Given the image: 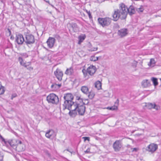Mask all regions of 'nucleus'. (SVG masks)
<instances>
[{
  "mask_svg": "<svg viewBox=\"0 0 161 161\" xmlns=\"http://www.w3.org/2000/svg\"><path fill=\"white\" fill-rule=\"evenodd\" d=\"M134 8L133 6H130L129 8L124 3L120 4L119 9L114 10L112 15L113 20L117 21L119 18L121 19H125L128 12L130 15H132L135 13Z\"/></svg>",
  "mask_w": 161,
  "mask_h": 161,
  "instance_id": "1",
  "label": "nucleus"
},
{
  "mask_svg": "<svg viewBox=\"0 0 161 161\" xmlns=\"http://www.w3.org/2000/svg\"><path fill=\"white\" fill-rule=\"evenodd\" d=\"M76 99L77 101L75 105L76 107L75 110V114H73L72 115H75L77 114V111L79 114L81 115H83L85 111V107L84 105L85 103L83 102V99L80 96H77Z\"/></svg>",
  "mask_w": 161,
  "mask_h": 161,
  "instance_id": "2",
  "label": "nucleus"
},
{
  "mask_svg": "<svg viewBox=\"0 0 161 161\" xmlns=\"http://www.w3.org/2000/svg\"><path fill=\"white\" fill-rule=\"evenodd\" d=\"M68 102V103L65 105H64V103L63 104L64 109L67 108L70 110L69 114L70 115H72L73 114H75V110L76 107L75 105V103L73 102H72V103H71L69 102V101Z\"/></svg>",
  "mask_w": 161,
  "mask_h": 161,
  "instance_id": "3",
  "label": "nucleus"
},
{
  "mask_svg": "<svg viewBox=\"0 0 161 161\" xmlns=\"http://www.w3.org/2000/svg\"><path fill=\"white\" fill-rule=\"evenodd\" d=\"M47 99L48 103L53 104H57L59 101L58 96L53 93L50 94L48 96Z\"/></svg>",
  "mask_w": 161,
  "mask_h": 161,
  "instance_id": "4",
  "label": "nucleus"
},
{
  "mask_svg": "<svg viewBox=\"0 0 161 161\" xmlns=\"http://www.w3.org/2000/svg\"><path fill=\"white\" fill-rule=\"evenodd\" d=\"M99 23L103 27L109 25L111 22V19L108 17L99 18L98 19Z\"/></svg>",
  "mask_w": 161,
  "mask_h": 161,
  "instance_id": "5",
  "label": "nucleus"
},
{
  "mask_svg": "<svg viewBox=\"0 0 161 161\" xmlns=\"http://www.w3.org/2000/svg\"><path fill=\"white\" fill-rule=\"evenodd\" d=\"M35 40L34 36L30 34L26 35L25 42L27 44H32L35 42Z\"/></svg>",
  "mask_w": 161,
  "mask_h": 161,
  "instance_id": "6",
  "label": "nucleus"
},
{
  "mask_svg": "<svg viewBox=\"0 0 161 161\" xmlns=\"http://www.w3.org/2000/svg\"><path fill=\"white\" fill-rule=\"evenodd\" d=\"M64 98V105H66V104L68 103V102L72 103L73 102L72 100L73 99V95L71 93H67L65 94Z\"/></svg>",
  "mask_w": 161,
  "mask_h": 161,
  "instance_id": "7",
  "label": "nucleus"
},
{
  "mask_svg": "<svg viewBox=\"0 0 161 161\" xmlns=\"http://www.w3.org/2000/svg\"><path fill=\"white\" fill-rule=\"evenodd\" d=\"M158 145L154 143H152L148 145L146 149L147 151L153 153L158 148Z\"/></svg>",
  "mask_w": 161,
  "mask_h": 161,
  "instance_id": "8",
  "label": "nucleus"
},
{
  "mask_svg": "<svg viewBox=\"0 0 161 161\" xmlns=\"http://www.w3.org/2000/svg\"><path fill=\"white\" fill-rule=\"evenodd\" d=\"M122 146V143L120 140H116L113 144V148L115 151H119Z\"/></svg>",
  "mask_w": 161,
  "mask_h": 161,
  "instance_id": "9",
  "label": "nucleus"
},
{
  "mask_svg": "<svg viewBox=\"0 0 161 161\" xmlns=\"http://www.w3.org/2000/svg\"><path fill=\"white\" fill-rule=\"evenodd\" d=\"M21 141L16 139H13L11 140H9L7 142V144L8 143L11 147H15L18 145V144L21 143Z\"/></svg>",
  "mask_w": 161,
  "mask_h": 161,
  "instance_id": "10",
  "label": "nucleus"
},
{
  "mask_svg": "<svg viewBox=\"0 0 161 161\" xmlns=\"http://www.w3.org/2000/svg\"><path fill=\"white\" fill-rule=\"evenodd\" d=\"M54 74L58 80L61 81L62 80L63 73L59 69H57L56 71H54Z\"/></svg>",
  "mask_w": 161,
  "mask_h": 161,
  "instance_id": "11",
  "label": "nucleus"
},
{
  "mask_svg": "<svg viewBox=\"0 0 161 161\" xmlns=\"http://www.w3.org/2000/svg\"><path fill=\"white\" fill-rule=\"evenodd\" d=\"M16 41L18 44H22L24 42H25V40L22 35L19 34L16 36Z\"/></svg>",
  "mask_w": 161,
  "mask_h": 161,
  "instance_id": "12",
  "label": "nucleus"
},
{
  "mask_svg": "<svg viewBox=\"0 0 161 161\" xmlns=\"http://www.w3.org/2000/svg\"><path fill=\"white\" fill-rule=\"evenodd\" d=\"M96 71L95 67L93 65H91L87 69V72L90 75H93Z\"/></svg>",
  "mask_w": 161,
  "mask_h": 161,
  "instance_id": "13",
  "label": "nucleus"
},
{
  "mask_svg": "<svg viewBox=\"0 0 161 161\" xmlns=\"http://www.w3.org/2000/svg\"><path fill=\"white\" fill-rule=\"evenodd\" d=\"M18 60L20 65L25 67H27L31 65V63L30 62H25L23 59V58L21 57H19Z\"/></svg>",
  "mask_w": 161,
  "mask_h": 161,
  "instance_id": "14",
  "label": "nucleus"
},
{
  "mask_svg": "<svg viewBox=\"0 0 161 161\" xmlns=\"http://www.w3.org/2000/svg\"><path fill=\"white\" fill-rule=\"evenodd\" d=\"M55 42V39L54 38L49 37L47 40V43L48 46L50 48L52 47Z\"/></svg>",
  "mask_w": 161,
  "mask_h": 161,
  "instance_id": "15",
  "label": "nucleus"
},
{
  "mask_svg": "<svg viewBox=\"0 0 161 161\" xmlns=\"http://www.w3.org/2000/svg\"><path fill=\"white\" fill-rule=\"evenodd\" d=\"M146 106L149 109L154 108L158 110L159 108V107L156 105L155 103L153 104L151 103H148L146 104Z\"/></svg>",
  "mask_w": 161,
  "mask_h": 161,
  "instance_id": "16",
  "label": "nucleus"
},
{
  "mask_svg": "<svg viewBox=\"0 0 161 161\" xmlns=\"http://www.w3.org/2000/svg\"><path fill=\"white\" fill-rule=\"evenodd\" d=\"M118 33L120 37L124 36L127 34V30L126 29H121L118 31Z\"/></svg>",
  "mask_w": 161,
  "mask_h": 161,
  "instance_id": "17",
  "label": "nucleus"
},
{
  "mask_svg": "<svg viewBox=\"0 0 161 161\" xmlns=\"http://www.w3.org/2000/svg\"><path fill=\"white\" fill-rule=\"evenodd\" d=\"M55 136L54 131L52 130H49L46 133L45 136L48 138H50L51 137H54Z\"/></svg>",
  "mask_w": 161,
  "mask_h": 161,
  "instance_id": "18",
  "label": "nucleus"
},
{
  "mask_svg": "<svg viewBox=\"0 0 161 161\" xmlns=\"http://www.w3.org/2000/svg\"><path fill=\"white\" fill-rule=\"evenodd\" d=\"M142 85L143 87H148L151 85L150 81L147 79L143 80L142 82Z\"/></svg>",
  "mask_w": 161,
  "mask_h": 161,
  "instance_id": "19",
  "label": "nucleus"
},
{
  "mask_svg": "<svg viewBox=\"0 0 161 161\" xmlns=\"http://www.w3.org/2000/svg\"><path fill=\"white\" fill-rule=\"evenodd\" d=\"M25 149V146L24 144H22L21 142V143L18 144V145L16 147V150L19 152L22 151H24Z\"/></svg>",
  "mask_w": 161,
  "mask_h": 161,
  "instance_id": "20",
  "label": "nucleus"
},
{
  "mask_svg": "<svg viewBox=\"0 0 161 161\" xmlns=\"http://www.w3.org/2000/svg\"><path fill=\"white\" fill-rule=\"evenodd\" d=\"M74 72L73 68L72 67H70L66 69L65 73L67 75H71L73 74Z\"/></svg>",
  "mask_w": 161,
  "mask_h": 161,
  "instance_id": "21",
  "label": "nucleus"
},
{
  "mask_svg": "<svg viewBox=\"0 0 161 161\" xmlns=\"http://www.w3.org/2000/svg\"><path fill=\"white\" fill-rule=\"evenodd\" d=\"M81 90L85 94H87L89 92V89L86 86H83L81 87Z\"/></svg>",
  "mask_w": 161,
  "mask_h": 161,
  "instance_id": "22",
  "label": "nucleus"
},
{
  "mask_svg": "<svg viewBox=\"0 0 161 161\" xmlns=\"http://www.w3.org/2000/svg\"><path fill=\"white\" fill-rule=\"evenodd\" d=\"M61 86V84H54L51 86V87L53 90H56L58 89Z\"/></svg>",
  "mask_w": 161,
  "mask_h": 161,
  "instance_id": "23",
  "label": "nucleus"
},
{
  "mask_svg": "<svg viewBox=\"0 0 161 161\" xmlns=\"http://www.w3.org/2000/svg\"><path fill=\"white\" fill-rule=\"evenodd\" d=\"M86 36L85 35H82L79 36L78 39H79V41L78 43L79 44H80L82 42H83Z\"/></svg>",
  "mask_w": 161,
  "mask_h": 161,
  "instance_id": "24",
  "label": "nucleus"
},
{
  "mask_svg": "<svg viewBox=\"0 0 161 161\" xmlns=\"http://www.w3.org/2000/svg\"><path fill=\"white\" fill-rule=\"evenodd\" d=\"M101 83L99 81H97L95 83V86L98 90H99L101 88Z\"/></svg>",
  "mask_w": 161,
  "mask_h": 161,
  "instance_id": "25",
  "label": "nucleus"
},
{
  "mask_svg": "<svg viewBox=\"0 0 161 161\" xmlns=\"http://www.w3.org/2000/svg\"><path fill=\"white\" fill-rule=\"evenodd\" d=\"M101 58V56L96 57L94 56H92L90 58V60L92 61H96L99 58Z\"/></svg>",
  "mask_w": 161,
  "mask_h": 161,
  "instance_id": "26",
  "label": "nucleus"
},
{
  "mask_svg": "<svg viewBox=\"0 0 161 161\" xmlns=\"http://www.w3.org/2000/svg\"><path fill=\"white\" fill-rule=\"evenodd\" d=\"M155 64V61L153 58H151L149 63L148 64V65L151 67H153L154 66Z\"/></svg>",
  "mask_w": 161,
  "mask_h": 161,
  "instance_id": "27",
  "label": "nucleus"
},
{
  "mask_svg": "<svg viewBox=\"0 0 161 161\" xmlns=\"http://www.w3.org/2000/svg\"><path fill=\"white\" fill-rule=\"evenodd\" d=\"M151 80L153 81V85L155 86H156L158 85V82L157 81V78L154 77H152Z\"/></svg>",
  "mask_w": 161,
  "mask_h": 161,
  "instance_id": "28",
  "label": "nucleus"
},
{
  "mask_svg": "<svg viewBox=\"0 0 161 161\" xmlns=\"http://www.w3.org/2000/svg\"><path fill=\"white\" fill-rule=\"evenodd\" d=\"M94 96L95 94L94 92H89L88 95V97L90 99H92L94 97Z\"/></svg>",
  "mask_w": 161,
  "mask_h": 161,
  "instance_id": "29",
  "label": "nucleus"
},
{
  "mask_svg": "<svg viewBox=\"0 0 161 161\" xmlns=\"http://www.w3.org/2000/svg\"><path fill=\"white\" fill-rule=\"evenodd\" d=\"M71 27L74 31L76 30L77 28V25L75 23H72L70 24Z\"/></svg>",
  "mask_w": 161,
  "mask_h": 161,
  "instance_id": "30",
  "label": "nucleus"
},
{
  "mask_svg": "<svg viewBox=\"0 0 161 161\" xmlns=\"http://www.w3.org/2000/svg\"><path fill=\"white\" fill-rule=\"evenodd\" d=\"M1 85V84H0ZM5 91L4 88L2 86H0V95L3 94L4 93Z\"/></svg>",
  "mask_w": 161,
  "mask_h": 161,
  "instance_id": "31",
  "label": "nucleus"
},
{
  "mask_svg": "<svg viewBox=\"0 0 161 161\" xmlns=\"http://www.w3.org/2000/svg\"><path fill=\"white\" fill-rule=\"evenodd\" d=\"M117 108L118 107H117V106H116V105H114V106H112L111 107L108 108V109L113 110L117 109Z\"/></svg>",
  "mask_w": 161,
  "mask_h": 161,
  "instance_id": "32",
  "label": "nucleus"
},
{
  "mask_svg": "<svg viewBox=\"0 0 161 161\" xmlns=\"http://www.w3.org/2000/svg\"><path fill=\"white\" fill-rule=\"evenodd\" d=\"M97 47L92 48L88 50V51L91 52L95 51L97 50Z\"/></svg>",
  "mask_w": 161,
  "mask_h": 161,
  "instance_id": "33",
  "label": "nucleus"
},
{
  "mask_svg": "<svg viewBox=\"0 0 161 161\" xmlns=\"http://www.w3.org/2000/svg\"><path fill=\"white\" fill-rule=\"evenodd\" d=\"M136 10L138 12H142L143 11L144 9L142 7H141L140 8H137Z\"/></svg>",
  "mask_w": 161,
  "mask_h": 161,
  "instance_id": "34",
  "label": "nucleus"
},
{
  "mask_svg": "<svg viewBox=\"0 0 161 161\" xmlns=\"http://www.w3.org/2000/svg\"><path fill=\"white\" fill-rule=\"evenodd\" d=\"M82 71L84 74V77L86 78V79H88L89 78V76L87 75V73H85L84 72V71L83 70Z\"/></svg>",
  "mask_w": 161,
  "mask_h": 161,
  "instance_id": "35",
  "label": "nucleus"
},
{
  "mask_svg": "<svg viewBox=\"0 0 161 161\" xmlns=\"http://www.w3.org/2000/svg\"><path fill=\"white\" fill-rule=\"evenodd\" d=\"M21 56L23 58H26L28 57V55L26 53H23L21 54Z\"/></svg>",
  "mask_w": 161,
  "mask_h": 161,
  "instance_id": "36",
  "label": "nucleus"
},
{
  "mask_svg": "<svg viewBox=\"0 0 161 161\" xmlns=\"http://www.w3.org/2000/svg\"><path fill=\"white\" fill-rule=\"evenodd\" d=\"M27 68V69L30 71H31L33 70V68L29 65V66H28L27 67H26Z\"/></svg>",
  "mask_w": 161,
  "mask_h": 161,
  "instance_id": "37",
  "label": "nucleus"
},
{
  "mask_svg": "<svg viewBox=\"0 0 161 161\" xmlns=\"http://www.w3.org/2000/svg\"><path fill=\"white\" fill-rule=\"evenodd\" d=\"M137 62L136 61H134L133 62V66L134 67H136V65L137 64Z\"/></svg>",
  "mask_w": 161,
  "mask_h": 161,
  "instance_id": "38",
  "label": "nucleus"
},
{
  "mask_svg": "<svg viewBox=\"0 0 161 161\" xmlns=\"http://www.w3.org/2000/svg\"><path fill=\"white\" fill-rule=\"evenodd\" d=\"M131 149L132 150V152H137L138 150V148H131Z\"/></svg>",
  "mask_w": 161,
  "mask_h": 161,
  "instance_id": "39",
  "label": "nucleus"
},
{
  "mask_svg": "<svg viewBox=\"0 0 161 161\" xmlns=\"http://www.w3.org/2000/svg\"><path fill=\"white\" fill-rule=\"evenodd\" d=\"M0 137L2 139V141L4 142L5 144H7V142L5 141V139L3 138L1 136H0Z\"/></svg>",
  "mask_w": 161,
  "mask_h": 161,
  "instance_id": "40",
  "label": "nucleus"
},
{
  "mask_svg": "<svg viewBox=\"0 0 161 161\" xmlns=\"http://www.w3.org/2000/svg\"><path fill=\"white\" fill-rule=\"evenodd\" d=\"M44 1H45V2H46V3H48L49 5H50L52 7H53V8H54V6L52 4H50V2H49V1H47V0H43Z\"/></svg>",
  "mask_w": 161,
  "mask_h": 161,
  "instance_id": "41",
  "label": "nucleus"
},
{
  "mask_svg": "<svg viewBox=\"0 0 161 161\" xmlns=\"http://www.w3.org/2000/svg\"><path fill=\"white\" fill-rule=\"evenodd\" d=\"M86 12L88 14V15H89V17L90 19L92 18V16H91V13H90V11H86Z\"/></svg>",
  "mask_w": 161,
  "mask_h": 161,
  "instance_id": "42",
  "label": "nucleus"
},
{
  "mask_svg": "<svg viewBox=\"0 0 161 161\" xmlns=\"http://www.w3.org/2000/svg\"><path fill=\"white\" fill-rule=\"evenodd\" d=\"M119 103V100L118 99H117L116 101L115 102V105H116L117 106V107H118V105Z\"/></svg>",
  "mask_w": 161,
  "mask_h": 161,
  "instance_id": "43",
  "label": "nucleus"
},
{
  "mask_svg": "<svg viewBox=\"0 0 161 161\" xmlns=\"http://www.w3.org/2000/svg\"><path fill=\"white\" fill-rule=\"evenodd\" d=\"M119 103V100L118 99H117L116 101L115 102V105H116L117 106V107H118V105Z\"/></svg>",
  "mask_w": 161,
  "mask_h": 161,
  "instance_id": "44",
  "label": "nucleus"
},
{
  "mask_svg": "<svg viewBox=\"0 0 161 161\" xmlns=\"http://www.w3.org/2000/svg\"><path fill=\"white\" fill-rule=\"evenodd\" d=\"M7 34L8 35H9V36L11 34V32H10V30L9 29H8V31H7Z\"/></svg>",
  "mask_w": 161,
  "mask_h": 161,
  "instance_id": "45",
  "label": "nucleus"
},
{
  "mask_svg": "<svg viewBox=\"0 0 161 161\" xmlns=\"http://www.w3.org/2000/svg\"><path fill=\"white\" fill-rule=\"evenodd\" d=\"M83 138L84 139V141H85L86 140L89 141V138L86 137H83Z\"/></svg>",
  "mask_w": 161,
  "mask_h": 161,
  "instance_id": "46",
  "label": "nucleus"
},
{
  "mask_svg": "<svg viewBox=\"0 0 161 161\" xmlns=\"http://www.w3.org/2000/svg\"><path fill=\"white\" fill-rule=\"evenodd\" d=\"M90 149L89 148H88L86 151H85V153H87L90 152Z\"/></svg>",
  "mask_w": 161,
  "mask_h": 161,
  "instance_id": "47",
  "label": "nucleus"
},
{
  "mask_svg": "<svg viewBox=\"0 0 161 161\" xmlns=\"http://www.w3.org/2000/svg\"><path fill=\"white\" fill-rule=\"evenodd\" d=\"M3 156L2 155H0V161H3Z\"/></svg>",
  "mask_w": 161,
  "mask_h": 161,
  "instance_id": "48",
  "label": "nucleus"
},
{
  "mask_svg": "<svg viewBox=\"0 0 161 161\" xmlns=\"http://www.w3.org/2000/svg\"><path fill=\"white\" fill-rule=\"evenodd\" d=\"M66 150L68 151H69V152H70L71 153H72V152H73L72 150H69L68 149H67Z\"/></svg>",
  "mask_w": 161,
  "mask_h": 161,
  "instance_id": "49",
  "label": "nucleus"
},
{
  "mask_svg": "<svg viewBox=\"0 0 161 161\" xmlns=\"http://www.w3.org/2000/svg\"><path fill=\"white\" fill-rule=\"evenodd\" d=\"M88 103V102H87V103H86V104H87Z\"/></svg>",
  "mask_w": 161,
  "mask_h": 161,
  "instance_id": "50",
  "label": "nucleus"
},
{
  "mask_svg": "<svg viewBox=\"0 0 161 161\" xmlns=\"http://www.w3.org/2000/svg\"><path fill=\"white\" fill-rule=\"evenodd\" d=\"M99 52H97V53H99Z\"/></svg>",
  "mask_w": 161,
  "mask_h": 161,
  "instance_id": "51",
  "label": "nucleus"
}]
</instances>
